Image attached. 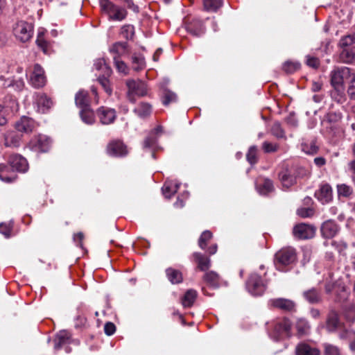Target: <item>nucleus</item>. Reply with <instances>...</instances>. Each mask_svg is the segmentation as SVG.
Instances as JSON below:
<instances>
[{
  "mask_svg": "<svg viewBox=\"0 0 355 355\" xmlns=\"http://www.w3.org/2000/svg\"><path fill=\"white\" fill-rule=\"evenodd\" d=\"M306 63L308 66L316 69L320 65L319 59L317 57L307 55L306 56Z\"/></svg>",
  "mask_w": 355,
  "mask_h": 355,
  "instance_id": "6e6d98bb",
  "label": "nucleus"
},
{
  "mask_svg": "<svg viewBox=\"0 0 355 355\" xmlns=\"http://www.w3.org/2000/svg\"><path fill=\"white\" fill-rule=\"evenodd\" d=\"M330 76L332 86L338 89L342 87L344 82L350 78V69L346 67L335 68L331 71Z\"/></svg>",
  "mask_w": 355,
  "mask_h": 355,
  "instance_id": "6e6552de",
  "label": "nucleus"
},
{
  "mask_svg": "<svg viewBox=\"0 0 355 355\" xmlns=\"http://www.w3.org/2000/svg\"><path fill=\"white\" fill-rule=\"evenodd\" d=\"M166 274L168 279L173 284H179L182 282V275L178 270L168 268L166 270Z\"/></svg>",
  "mask_w": 355,
  "mask_h": 355,
  "instance_id": "e433bc0d",
  "label": "nucleus"
},
{
  "mask_svg": "<svg viewBox=\"0 0 355 355\" xmlns=\"http://www.w3.org/2000/svg\"><path fill=\"white\" fill-rule=\"evenodd\" d=\"M269 304L273 307L286 311H293L295 306V304L293 301L286 298L270 300Z\"/></svg>",
  "mask_w": 355,
  "mask_h": 355,
  "instance_id": "5701e85b",
  "label": "nucleus"
},
{
  "mask_svg": "<svg viewBox=\"0 0 355 355\" xmlns=\"http://www.w3.org/2000/svg\"><path fill=\"white\" fill-rule=\"evenodd\" d=\"M126 4L128 9L132 10L133 12L137 13L139 11L138 6L134 3L132 0H123Z\"/></svg>",
  "mask_w": 355,
  "mask_h": 355,
  "instance_id": "69168bd1",
  "label": "nucleus"
},
{
  "mask_svg": "<svg viewBox=\"0 0 355 355\" xmlns=\"http://www.w3.org/2000/svg\"><path fill=\"white\" fill-rule=\"evenodd\" d=\"M99 6L101 12L107 15L109 20L122 21L128 15L124 8L116 5L110 0H99Z\"/></svg>",
  "mask_w": 355,
  "mask_h": 355,
  "instance_id": "7ed1b4c3",
  "label": "nucleus"
},
{
  "mask_svg": "<svg viewBox=\"0 0 355 355\" xmlns=\"http://www.w3.org/2000/svg\"><path fill=\"white\" fill-rule=\"evenodd\" d=\"M348 313L345 312V315L347 320H354L355 319V306L353 304L347 306Z\"/></svg>",
  "mask_w": 355,
  "mask_h": 355,
  "instance_id": "e2e57ef3",
  "label": "nucleus"
},
{
  "mask_svg": "<svg viewBox=\"0 0 355 355\" xmlns=\"http://www.w3.org/2000/svg\"><path fill=\"white\" fill-rule=\"evenodd\" d=\"M355 44V32L344 36L341 40L340 44Z\"/></svg>",
  "mask_w": 355,
  "mask_h": 355,
  "instance_id": "bf43d9fd",
  "label": "nucleus"
},
{
  "mask_svg": "<svg viewBox=\"0 0 355 355\" xmlns=\"http://www.w3.org/2000/svg\"><path fill=\"white\" fill-rule=\"evenodd\" d=\"M12 230V223H0V233L2 234L6 238H10L11 236V231Z\"/></svg>",
  "mask_w": 355,
  "mask_h": 355,
  "instance_id": "3c124183",
  "label": "nucleus"
},
{
  "mask_svg": "<svg viewBox=\"0 0 355 355\" xmlns=\"http://www.w3.org/2000/svg\"><path fill=\"white\" fill-rule=\"evenodd\" d=\"M13 33L21 42H28L33 36V26L24 20L17 21L13 26Z\"/></svg>",
  "mask_w": 355,
  "mask_h": 355,
  "instance_id": "423d86ee",
  "label": "nucleus"
},
{
  "mask_svg": "<svg viewBox=\"0 0 355 355\" xmlns=\"http://www.w3.org/2000/svg\"><path fill=\"white\" fill-rule=\"evenodd\" d=\"M180 183L173 180H166L164 184L162 191L166 198H171L178 190Z\"/></svg>",
  "mask_w": 355,
  "mask_h": 355,
  "instance_id": "bb28decb",
  "label": "nucleus"
},
{
  "mask_svg": "<svg viewBox=\"0 0 355 355\" xmlns=\"http://www.w3.org/2000/svg\"><path fill=\"white\" fill-rule=\"evenodd\" d=\"M96 114L100 122L103 125H110L112 123L116 117L114 109L105 106L100 107L96 111Z\"/></svg>",
  "mask_w": 355,
  "mask_h": 355,
  "instance_id": "2eb2a0df",
  "label": "nucleus"
},
{
  "mask_svg": "<svg viewBox=\"0 0 355 355\" xmlns=\"http://www.w3.org/2000/svg\"><path fill=\"white\" fill-rule=\"evenodd\" d=\"M18 108L19 105L17 100L12 96L6 98L4 101V105L2 106L3 110H10L12 113L17 112Z\"/></svg>",
  "mask_w": 355,
  "mask_h": 355,
  "instance_id": "a18cd8bd",
  "label": "nucleus"
},
{
  "mask_svg": "<svg viewBox=\"0 0 355 355\" xmlns=\"http://www.w3.org/2000/svg\"><path fill=\"white\" fill-rule=\"evenodd\" d=\"M320 230L323 237L331 239L338 232L339 227L334 220H327L322 224Z\"/></svg>",
  "mask_w": 355,
  "mask_h": 355,
  "instance_id": "aec40b11",
  "label": "nucleus"
},
{
  "mask_svg": "<svg viewBox=\"0 0 355 355\" xmlns=\"http://www.w3.org/2000/svg\"><path fill=\"white\" fill-rule=\"evenodd\" d=\"M161 99L163 105L167 106L170 103H175L178 101V96L168 88H164L163 92H161Z\"/></svg>",
  "mask_w": 355,
  "mask_h": 355,
  "instance_id": "72a5a7b5",
  "label": "nucleus"
},
{
  "mask_svg": "<svg viewBox=\"0 0 355 355\" xmlns=\"http://www.w3.org/2000/svg\"><path fill=\"white\" fill-rule=\"evenodd\" d=\"M257 189L261 195H268L273 191V183L270 179H264L263 182L257 184Z\"/></svg>",
  "mask_w": 355,
  "mask_h": 355,
  "instance_id": "4c0bfd02",
  "label": "nucleus"
},
{
  "mask_svg": "<svg viewBox=\"0 0 355 355\" xmlns=\"http://www.w3.org/2000/svg\"><path fill=\"white\" fill-rule=\"evenodd\" d=\"M81 120L87 125H92L95 121L94 113L90 106L80 110Z\"/></svg>",
  "mask_w": 355,
  "mask_h": 355,
  "instance_id": "c9c22d12",
  "label": "nucleus"
},
{
  "mask_svg": "<svg viewBox=\"0 0 355 355\" xmlns=\"http://www.w3.org/2000/svg\"><path fill=\"white\" fill-rule=\"evenodd\" d=\"M30 82L31 84L35 88H40L44 86L46 83L44 71L40 64H35L34 65V69L31 76Z\"/></svg>",
  "mask_w": 355,
  "mask_h": 355,
  "instance_id": "dca6fc26",
  "label": "nucleus"
},
{
  "mask_svg": "<svg viewBox=\"0 0 355 355\" xmlns=\"http://www.w3.org/2000/svg\"><path fill=\"white\" fill-rule=\"evenodd\" d=\"M324 347V355H340L337 347L327 343H325Z\"/></svg>",
  "mask_w": 355,
  "mask_h": 355,
  "instance_id": "5fc2aeb1",
  "label": "nucleus"
},
{
  "mask_svg": "<svg viewBox=\"0 0 355 355\" xmlns=\"http://www.w3.org/2000/svg\"><path fill=\"white\" fill-rule=\"evenodd\" d=\"M347 93L351 99L355 100V78L352 80L347 89Z\"/></svg>",
  "mask_w": 355,
  "mask_h": 355,
  "instance_id": "0e129e2a",
  "label": "nucleus"
},
{
  "mask_svg": "<svg viewBox=\"0 0 355 355\" xmlns=\"http://www.w3.org/2000/svg\"><path fill=\"white\" fill-rule=\"evenodd\" d=\"M162 132V127L161 125H158L149 133L148 137H146L144 141L143 148L151 150V155L153 159H155V151L158 148L157 135Z\"/></svg>",
  "mask_w": 355,
  "mask_h": 355,
  "instance_id": "9b49d317",
  "label": "nucleus"
},
{
  "mask_svg": "<svg viewBox=\"0 0 355 355\" xmlns=\"http://www.w3.org/2000/svg\"><path fill=\"white\" fill-rule=\"evenodd\" d=\"M302 150L306 154L316 153L318 148L313 141L302 144Z\"/></svg>",
  "mask_w": 355,
  "mask_h": 355,
  "instance_id": "603ef678",
  "label": "nucleus"
},
{
  "mask_svg": "<svg viewBox=\"0 0 355 355\" xmlns=\"http://www.w3.org/2000/svg\"><path fill=\"white\" fill-rule=\"evenodd\" d=\"M246 158H247L248 162L252 165L254 164L257 162V147L256 146H251L249 148V150L246 155Z\"/></svg>",
  "mask_w": 355,
  "mask_h": 355,
  "instance_id": "864d4df0",
  "label": "nucleus"
},
{
  "mask_svg": "<svg viewBox=\"0 0 355 355\" xmlns=\"http://www.w3.org/2000/svg\"><path fill=\"white\" fill-rule=\"evenodd\" d=\"M53 105V102L45 94L35 93L33 95V105L36 111L41 114L46 113Z\"/></svg>",
  "mask_w": 355,
  "mask_h": 355,
  "instance_id": "9d476101",
  "label": "nucleus"
},
{
  "mask_svg": "<svg viewBox=\"0 0 355 355\" xmlns=\"http://www.w3.org/2000/svg\"><path fill=\"white\" fill-rule=\"evenodd\" d=\"M203 279L211 287L218 288L220 285L219 275L214 271L207 272Z\"/></svg>",
  "mask_w": 355,
  "mask_h": 355,
  "instance_id": "f704fd0d",
  "label": "nucleus"
},
{
  "mask_svg": "<svg viewBox=\"0 0 355 355\" xmlns=\"http://www.w3.org/2000/svg\"><path fill=\"white\" fill-rule=\"evenodd\" d=\"M9 166L0 164V180L5 182H11L15 177L8 175L9 167L13 171L25 173L28 168V164L26 159L20 155H12L8 160Z\"/></svg>",
  "mask_w": 355,
  "mask_h": 355,
  "instance_id": "f257e3e1",
  "label": "nucleus"
},
{
  "mask_svg": "<svg viewBox=\"0 0 355 355\" xmlns=\"http://www.w3.org/2000/svg\"><path fill=\"white\" fill-rule=\"evenodd\" d=\"M271 132L275 137L278 139L285 137V132L284 129L282 128L280 123L278 121H275L272 124L271 127Z\"/></svg>",
  "mask_w": 355,
  "mask_h": 355,
  "instance_id": "09e8293b",
  "label": "nucleus"
},
{
  "mask_svg": "<svg viewBox=\"0 0 355 355\" xmlns=\"http://www.w3.org/2000/svg\"><path fill=\"white\" fill-rule=\"evenodd\" d=\"M302 297L311 304H318L322 302V293L320 288L312 287L302 292Z\"/></svg>",
  "mask_w": 355,
  "mask_h": 355,
  "instance_id": "f3484780",
  "label": "nucleus"
},
{
  "mask_svg": "<svg viewBox=\"0 0 355 355\" xmlns=\"http://www.w3.org/2000/svg\"><path fill=\"white\" fill-rule=\"evenodd\" d=\"M246 288L252 295L259 296L265 292L266 284L260 275L252 273L246 282Z\"/></svg>",
  "mask_w": 355,
  "mask_h": 355,
  "instance_id": "0eeeda50",
  "label": "nucleus"
},
{
  "mask_svg": "<svg viewBox=\"0 0 355 355\" xmlns=\"http://www.w3.org/2000/svg\"><path fill=\"white\" fill-rule=\"evenodd\" d=\"M98 82L109 96L112 94V89L110 85V82L107 78L104 76H99L98 78Z\"/></svg>",
  "mask_w": 355,
  "mask_h": 355,
  "instance_id": "8fccbe9b",
  "label": "nucleus"
},
{
  "mask_svg": "<svg viewBox=\"0 0 355 355\" xmlns=\"http://www.w3.org/2000/svg\"><path fill=\"white\" fill-rule=\"evenodd\" d=\"M51 144V140L49 137L40 135L31 140L28 147L37 153H46L49 150Z\"/></svg>",
  "mask_w": 355,
  "mask_h": 355,
  "instance_id": "1a4fd4ad",
  "label": "nucleus"
},
{
  "mask_svg": "<svg viewBox=\"0 0 355 355\" xmlns=\"http://www.w3.org/2000/svg\"><path fill=\"white\" fill-rule=\"evenodd\" d=\"M340 59L345 63H351L355 60V46H342Z\"/></svg>",
  "mask_w": 355,
  "mask_h": 355,
  "instance_id": "cd10ccee",
  "label": "nucleus"
},
{
  "mask_svg": "<svg viewBox=\"0 0 355 355\" xmlns=\"http://www.w3.org/2000/svg\"><path fill=\"white\" fill-rule=\"evenodd\" d=\"M296 168L295 167H285L279 173V180L283 187L289 188L296 182Z\"/></svg>",
  "mask_w": 355,
  "mask_h": 355,
  "instance_id": "f8f14e48",
  "label": "nucleus"
},
{
  "mask_svg": "<svg viewBox=\"0 0 355 355\" xmlns=\"http://www.w3.org/2000/svg\"><path fill=\"white\" fill-rule=\"evenodd\" d=\"M315 228L310 225L300 223L293 228V234L300 239H309L314 236Z\"/></svg>",
  "mask_w": 355,
  "mask_h": 355,
  "instance_id": "4468645a",
  "label": "nucleus"
},
{
  "mask_svg": "<svg viewBox=\"0 0 355 355\" xmlns=\"http://www.w3.org/2000/svg\"><path fill=\"white\" fill-rule=\"evenodd\" d=\"M315 196L322 204L329 202L333 198L331 186L328 184H322L320 189L315 191Z\"/></svg>",
  "mask_w": 355,
  "mask_h": 355,
  "instance_id": "412c9836",
  "label": "nucleus"
},
{
  "mask_svg": "<svg viewBox=\"0 0 355 355\" xmlns=\"http://www.w3.org/2000/svg\"><path fill=\"white\" fill-rule=\"evenodd\" d=\"M197 296H198V293L196 290H193V289L188 290L185 293V294L182 300V305L184 307L191 306L193 304Z\"/></svg>",
  "mask_w": 355,
  "mask_h": 355,
  "instance_id": "58836bf2",
  "label": "nucleus"
},
{
  "mask_svg": "<svg viewBox=\"0 0 355 355\" xmlns=\"http://www.w3.org/2000/svg\"><path fill=\"white\" fill-rule=\"evenodd\" d=\"M340 325V321L338 313L334 310L330 311L327 318L326 328L327 331L329 332L334 331Z\"/></svg>",
  "mask_w": 355,
  "mask_h": 355,
  "instance_id": "393cba45",
  "label": "nucleus"
},
{
  "mask_svg": "<svg viewBox=\"0 0 355 355\" xmlns=\"http://www.w3.org/2000/svg\"><path fill=\"white\" fill-rule=\"evenodd\" d=\"M301 64L297 61L287 60L282 64V70L288 74H291L300 69Z\"/></svg>",
  "mask_w": 355,
  "mask_h": 355,
  "instance_id": "79ce46f5",
  "label": "nucleus"
},
{
  "mask_svg": "<svg viewBox=\"0 0 355 355\" xmlns=\"http://www.w3.org/2000/svg\"><path fill=\"white\" fill-rule=\"evenodd\" d=\"M46 31L44 28H39L36 39V44H47L45 37Z\"/></svg>",
  "mask_w": 355,
  "mask_h": 355,
  "instance_id": "13d9d810",
  "label": "nucleus"
},
{
  "mask_svg": "<svg viewBox=\"0 0 355 355\" xmlns=\"http://www.w3.org/2000/svg\"><path fill=\"white\" fill-rule=\"evenodd\" d=\"M35 121L26 116H23L15 123V128L19 132L28 133L35 128Z\"/></svg>",
  "mask_w": 355,
  "mask_h": 355,
  "instance_id": "4be33fe9",
  "label": "nucleus"
},
{
  "mask_svg": "<svg viewBox=\"0 0 355 355\" xmlns=\"http://www.w3.org/2000/svg\"><path fill=\"white\" fill-rule=\"evenodd\" d=\"M313 209L309 207L298 209L297 211V214L302 218H307L313 216Z\"/></svg>",
  "mask_w": 355,
  "mask_h": 355,
  "instance_id": "052dcab7",
  "label": "nucleus"
},
{
  "mask_svg": "<svg viewBox=\"0 0 355 355\" xmlns=\"http://www.w3.org/2000/svg\"><path fill=\"white\" fill-rule=\"evenodd\" d=\"M116 331V327L112 322H107L104 326L105 334L107 336H112Z\"/></svg>",
  "mask_w": 355,
  "mask_h": 355,
  "instance_id": "680f3d73",
  "label": "nucleus"
},
{
  "mask_svg": "<svg viewBox=\"0 0 355 355\" xmlns=\"http://www.w3.org/2000/svg\"><path fill=\"white\" fill-rule=\"evenodd\" d=\"M126 86L128 87L127 98L132 103H135L136 101L135 96H144L147 95V85L141 80H127Z\"/></svg>",
  "mask_w": 355,
  "mask_h": 355,
  "instance_id": "39448f33",
  "label": "nucleus"
},
{
  "mask_svg": "<svg viewBox=\"0 0 355 355\" xmlns=\"http://www.w3.org/2000/svg\"><path fill=\"white\" fill-rule=\"evenodd\" d=\"M0 80H3V83H2V86L5 88H9L11 87L15 91H21L24 87V82L23 79L18 78V79H5L3 76H0Z\"/></svg>",
  "mask_w": 355,
  "mask_h": 355,
  "instance_id": "c756f323",
  "label": "nucleus"
},
{
  "mask_svg": "<svg viewBox=\"0 0 355 355\" xmlns=\"http://www.w3.org/2000/svg\"><path fill=\"white\" fill-rule=\"evenodd\" d=\"M291 322L287 318L277 319L268 324L270 337L274 340H279L291 336Z\"/></svg>",
  "mask_w": 355,
  "mask_h": 355,
  "instance_id": "f03ea898",
  "label": "nucleus"
},
{
  "mask_svg": "<svg viewBox=\"0 0 355 355\" xmlns=\"http://www.w3.org/2000/svg\"><path fill=\"white\" fill-rule=\"evenodd\" d=\"M75 103L80 110L90 106L87 92L85 90H80L76 94Z\"/></svg>",
  "mask_w": 355,
  "mask_h": 355,
  "instance_id": "473e14b6",
  "label": "nucleus"
},
{
  "mask_svg": "<svg viewBox=\"0 0 355 355\" xmlns=\"http://www.w3.org/2000/svg\"><path fill=\"white\" fill-rule=\"evenodd\" d=\"M107 154L114 157H123L128 154L126 146L121 141H113L107 147Z\"/></svg>",
  "mask_w": 355,
  "mask_h": 355,
  "instance_id": "6ab92c4d",
  "label": "nucleus"
},
{
  "mask_svg": "<svg viewBox=\"0 0 355 355\" xmlns=\"http://www.w3.org/2000/svg\"><path fill=\"white\" fill-rule=\"evenodd\" d=\"M185 29L191 35L200 37L205 33V28L201 21L193 19L191 21L187 19L185 22Z\"/></svg>",
  "mask_w": 355,
  "mask_h": 355,
  "instance_id": "a211bd4d",
  "label": "nucleus"
},
{
  "mask_svg": "<svg viewBox=\"0 0 355 355\" xmlns=\"http://www.w3.org/2000/svg\"><path fill=\"white\" fill-rule=\"evenodd\" d=\"M134 112L140 118L149 116L152 112V107L148 103L141 102L135 109Z\"/></svg>",
  "mask_w": 355,
  "mask_h": 355,
  "instance_id": "2f4dec72",
  "label": "nucleus"
},
{
  "mask_svg": "<svg viewBox=\"0 0 355 355\" xmlns=\"http://www.w3.org/2000/svg\"><path fill=\"white\" fill-rule=\"evenodd\" d=\"M84 238V235L82 232H78L73 236V241L76 243L77 246L80 248L83 247L82 241Z\"/></svg>",
  "mask_w": 355,
  "mask_h": 355,
  "instance_id": "338daca9",
  "label": "nucleus"
},
{
  "mask_svg": "<svg viewBox=\"0 0 355 355\" xmlns=\"http://www.w3.org/2000/svg\"><path fill=\"white\" fill-rule=\"evenodd\" d=\"M337 191L339 197H349L353 193L352 188L345 184H338L337 186Z\"/></svg>",
  "mask_w": 355,
  "mask_h": 355,
  "instance_id": "49530a36",
  "label": "nucleus"
},
{
  "mask_svg": "<svg viewBox=\"0 0 355 355\" xmlns=\"http://www.w3.org/2000/svg\"><path fill=\"white\" fill-rule=\"evenodd\" d=\"M296 329L299 336L307 335L310 331V325L306 320L301 318L297 321Z\"/></svg>",
  "mask_w": 355,
  "mask_h": 355,
  "instance_id": "c03bdc74",
  "label": "nucleus"
},
{
  "mask_svg": "<svg viewBox=\"0 0 355 355\" xmlns=\"http://www.w3.org/2000/svg\"><path fill=\"white\" fill-rule=\"evenodd\" d=\"M120 36L128 41H132L135 36L134 26L130 24L123 26L121 28Z\"/></svg>",
  "mask_w": 355,
  "mask_h": 355,
  "instance_id": "37998d69",
  "label": "nucleus"
},
{
  "mask_svg": "<svg viewBox=\"0 0 355 355\" xmlns=\"http://www.w3.org/2000/svg\"><path fill=\"white\" fill-rule=\"evenodd\" d=\"M296 355H320V350L305 343H299L295 347Z\"/></svg>",
  "mask_w": 355,
  "mask_h": 355,
  "instance_id": "a878e982",
  "label": "nucleus"
},
{
  "mask_svg": "<svg viewBox=\"0 0 355 355\" xmlns=\"http://www.w3.org/2000/svg\"><path fill=\"white\" fill-rule=\"evenodd\" d=\"M223 3V0H203L204 9L207 12H216Z\"/></svg>",
  "mask_w": 355,
  "mask_h": 355,
  "instance_id": "a19ab883",
  "label": "nucleus"
},
{
  "mask_svg": "<svg viewBox=\"0 0 355 355\" xmlns=\"http://www.w3.org/2000/svg\"><path fill=\"white\" fill-rule=\"evenodd\" d=\"M212 233L209 230H205L202 233L198 240V245L202 250L206 248L207 242L212 238Z\"/></svg>",
  "mask_w": 355,
  "mask_h": 355,
  "instance_id": "de8ad7c7",
  "label": "nucleus"
},
{
  "mask_svg": "<svg viewBox=\"0 0 355 355\" xmlns=\"http://www.w3.org/2000/svg\"><path fill=\"white\" fill-rule=\"evenodd\" d=\"M21 135L15 131L8 132L4 137V144L7 147L15 148L20 145Z\"/></svg>",
  "mask_w": 355,
  "mask_h": 355,
  "instance_id": "b1692460",
  "label": "nucleus"
},
{
  "mask_svg": "<svg viewBox=\"0 0 355 355\" xmlns=\"http://www.w3.org/2000/svg\"><path fill=\"white\" fill-rule=\"evenodd\" d=\"M194 261L198 264V268L201 271H206L211 267V260L200 252L193 254Z\"/></svg>",
  "mask_w": 355,
  "mask_h": 355,
  "instance_id": "7c9ffc66",
  "label": "nucleus"
},
{
  "mask_svg": "<svg viewBox=\"0 0 355 355\" xmlns=\"http://www.w3.org/2000/svg\"><path fill=\"white\" fill-rule=\"evenodd\" d=\"M126 46H112L109 50L110 53L113 55V60L117 70L119 72L123 74H128V68L123 61L119 59V55L126 51Z\"/></svg>",
  "mask_w": 355,
  "mask_h": 355,
  "instance_id": "ddd939ff",
  "label": "nucleus"
},
{
  "mask_svg": "<svg viewBox=\"0 0 355 355\" xmlns=\"http://www.w3.org/2000/svg\"><path fill=\"white\" fill-rule=\"evenodd\" d=\"M278 145L277 144L270 143L268 141H264L262 145L263 150L265 153H273L276 152L278 149Z\"/></svg>",
  "mask_w": 355,
  "mask_h": 355,
  "instance_id": "4d7b16f0",
  "label": "nucleus"
},
{
  "mask_svg": "<svg viewBox=\"0 0 355 355\" xmlns=\"http://www.w3.org/2000/svg\"><path fill=\"white\" fill-rule=\"evenodd\" d=\"M71 334L66 330L60 331L54 340V349H60L64 345L70 343Z\"/></svg>",
  "mask_w": 355,
  "mask_h": 355,
  "instance_id": "c85d7f7f",
  "label": "nucleus"
},
{
  "mask_svg": "<svg viewBox=\"0 0 355 355\" xmlns=\"http://www.w3.org/2000/svg\"><path fill=\"white\" fill-rule=\"evenodd\" d=\"M296 260V251L291 247L282 248L275 255V265L280 271H284L286 266L292 265Z\"/></svg>",
  "mask_w": 355,
  "mask_h": 355,
  "instance_id": "20e7f679",
  "label": "nucleus"
},
{
  "mask_svg": "<svg viewBox=\"0 0 355 355\" xmlns=\"http://www.w3.org/2000/svg\"><path fill=\"white\" fill-rule=\"evenodd\" d=\"M348 168L349 172L352 173L353 178L355 179V159L349 162Z\"/></svg>",
  "mask_w": 355,
  "mask_h": 355,
  "instance_id": "774afa93",
  "label": "nucleus"
},
{
  "mask_svg": "<svg viewBox=\"0 0 355 355\" xmlns=\"http://www.w3.org/2000/svg\"><path fill=\"white\" fill-rule=\"evenodd\" d=\"M146 67L144 57L138 53H134L132 55V67L135 71H140Z\"/></svg>",
  "mask_w": 355,
  "mask_h": 355,
  "instance_id": "ea45409f",
  "label": "nucleus"
}]
</instances>
